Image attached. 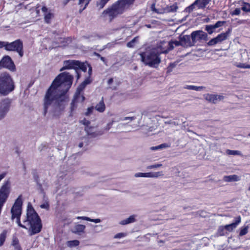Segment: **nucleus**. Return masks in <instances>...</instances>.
I'll list each match as a JSON object with an SVG mask.
<instances>
[{
  "label": "nucleus",
  "instance_id": "obj_4",
  "mask_svg": "<svg viewBox=\"0 0 250 250\" xmlns=\"http://www.w3.org/2000/svg\"><path fill=\"white\" fill-rule=\"evenodd\" d=\"M165 42H161L159 46L152 49L147 50L141 54L142 61L146 64L150 66H155L161 62V59L159 55L161 53H167V50L163 48V45Z\"/></svg>",
  "mask_w": 250,
  "mask_h": 250
},
{
  "label": "nucleus",
  "instance_id": "obj_50",
  "mask_svg": "<svg viewBox=\"0 0 250 250\" xmlns=\"http://www.w3.org/2000/svg\"><path fill=\"white\" fill-rule=\"evenodd\" d=\"M89 221L94 222L95 223H98L101 222V220L99 218L93 219H91L89 218Z\"/></svg>",
  "mask_w": 250,
  "mask_h": 250
},
{
  "label": "nucleus",
  "instance_id": "obj_8",
  "mask_svg": "<svg viewBox=\"0 0 250 250\" xmlns=\"http://www.w3.org/2000/svg\"><path fill=\"white\" fill-rule=\"evenodd\" d=\"M5 49L7 51H16L21 57L23 55L22 42L20 40L10 43L5 42Z\"/></svg>",
  "mask_w": 250,
  "mask_h": 250
},
{
  "label": "nucleus",
  "instance_id": "obj_49",
  "mask_svg": "<svg viewBox=\"0 0 250 250\" xmlns=\"http://www.w3.org/2000/svg\"><path fill=\"white\" fill-rule=\"evenodd\" d=\"M77 219H82V220H86V221H89V218L88 217H86V216H78L77 217Z\"/></svg>",
  "mask_w": 250,
  "mask_h": 250
},
{
  "label": "nucleus",
  "instance_id": "obj_15",
  "mask_svg": "<svg viewBox=\"0 0 250 250\" xmlns=\"http://www.w3.org/2000/svg\"><path fill=\"white\" fill-rule=\"evenodd\" d=\"M204 98L208 102L216 104L224 99V96L220 95L206 94L204 95Z\"/></svg>",
  "mask_w": 250,
  "mask_h": 250
},
{
  "label": "nucleus",
  "instance_id": "obj_12",
  "mask_svg": "<svg viewBox=\"0 0 250 250\" xmlns=\"http://www.w3.org/2000/svg\"><path fill=\"white\" fill-rule=\"evenodd\" d=\"M207 34L202 30H197L193 32L191 34L192 42H195L201 40H207Z\"/></svg>",
  "mask_w": 250,
  "mask_h": 250
},
{
  "label": "nucleus",
  "instance_id": "obj_26",
  "mask_svg": "<svg viewBox=\"0 0 250 250\" xmlns=\"http://www.w3.org/2000/svg\"><path fill=\"white\" fill-rule=\"evenodd\" d=\"M184 88L189 90H192L200 91L205 88L204 86H197L195 85H186L184 86Z\"/></svg>",
  "mask_w": 250,
  "mask_h": 250
},
{
  "label": "nucleus",
  "instance_id": "obj_62",
  "mask_svg": "<svg viewBox=\"0 0 250 250\" xmlns=\"http://www.w3.org/2000/svg\"><path fill=\"white\" fill-rule=\"evenodd\" d=\"M249 68H250V65H249Z\"/></svg>",
  "mask_w": 250,
  "mask_h": 250
},
{
  "label": "nucleus",
  "instance_id": "obj_44",
  "mask_svg": "<svg viewBox=\"0 0 250 250\" xmlns=\"http://www.w3.org/2000/svg\"><path fill=\"white\" fill-rule=\"evenodd\" d=\"M93 109H94V107L93 106L89 107L87 108L86 111L85 113V115L88 116L90 114H91V113L92 112Z\"/></svg>",
  "mask_w": 250,
  "mask_h": 250
},
{
  "label": "nucleus",
  "instance_id": "obj_32",
  "mask_svg": "<svg viewBox=\"0 0 250 250\" xmlns=\"http://www.w3.org/2000/svg\"><path fill=\"white\" fill-rule=\"evenodd\" d=\"M66 245L70 248L76 247L79 245V241L77 240L68 241L67 242Z\"/></svg>",
  "mask_w": 250,
  "mask_h": 250
},
{
  "label": "nucleus",
  "instance_id": "obj_57",
  "mask_svg": "<svg viewBox=\"0 0 250 250\" xmlns=\"http://www.w3.org/2000/svg\"><path fill=\"white\" fill-rule=\"evenodd\" d=\"M83 143H80V144H79V146L80 147H83Z\"/></svg>",
  "mask_w": 250,
  "mask_h": 250
},
{
  "label": "nucleus",
  "instance_id": "obj_54",
  "mask_svg": "<svg viewBox=\"0 0 250 250\" xmlns=\"http://www.w3.org/2000/svg\"><path fill=\"white\" fill-rule=\"evenodd\" d=\"M113 82V79L112 78H111L108 81V84L109 85H110L112 82Z\"/></svg>",
  "mask_w": 250,
  "mask_h": 250
},
{
  "label": "nucleus",
  "instance_id": "obj_25",
  "mask_svg": "<svg viewBox=\"0 0 250 250\" xmlns=\"http://www.w3.org/2000/svg\"><path fill=\"white\" fill-rule=\"evenodd\" d=\"M85 228V226L83 225L78 224L74 226L72 231L73 233H79L83 232Z\"/></svg>",
  "mask_w": 250,
  "mask_h": 250
},
{
  "label": "nucleus",
  "instance_id": "obj_43",
  "mask_svg": "<svg viewBox=\"0 0 250 250\" xmlns=\"http://www.w3.org/2000/svg\"><path fill=\"white\" fill-rule=\"evenodd\" d=\"M125 236H126L125 233L121 232V233H119L116 234L114 236V237L115 239H119V238L125 237Z\"/></svg>",
  "mask_w": 250,
  "mask_h": 250
},
{
  "label": "nucleus",
  "instance_id": "obj_38",
  "mask_svg": "<svg viewBox=\"0 0 250 250\" xmlns=\"http://www.w3.org/2000/svg\"><path fill=\"white\" fill-rule=\"evenodd\" d=\"M235 65L236 67L240 68H249V64L246 63L237 62L235 64Z\"/></svg>",
  "mask_w": 250,
  "mask_h": 250
},
{
  "label": "nucleus",
  "instance_id": "obj_40",
  "mask_svg": "<svg viewBox=\"0 0 250 250\" xmlns=\"http://www.w3.org/2000/svg\"><path fill=\"white\" fill-rule=\"evenodd\" d=\"M137 40H138V38L137 37L134 38L132 41H131L130 42H128L127 43V46L128 47H133L135 42Z\"/></svg>",
  "mask_w": 250,
  "mask_h": 250
},
{
  "label": "nucleus",
  "instance_id": "obj_7",
  "mask_svg": "<svg viewBox=\"0 0 250 250\" xmlns=\"http://www.w3.org/2000/svg\"><path fill=\"white\" fill-rule=\"evenodd\" d=\"M151 9L152 10L158 14H164L176 11L177 6L176 3L167 5L165 2L161 1L160 3L153 4L151 6Z\"/></svg>",
  "mask_w": 250,
  "mask_h": 250
},
{
  "label": "nucleus",
  "instance_id": "obj_61",
  "mask_svg": "<svg viewBox=\"0 0 250 250\" xmlns=\"http://www.w3.org/2000/svg\"><path fill=\"white\" fill-rule=\"evenodd\" d=\"M220 235H223V234H222V233H221L220 232Z\"/></svg>",
  "mask_w": 250,
  "mask_h": 250
},
{
  "label": "nucleus",
  "instance_id": "obj_60",
  "mask_svg": "<svg viewBox=\"0 0 250 250\" xmlns=\"http://www.w3.org/2000/svg\"><path fill=\"white\" fill-rule=\"evenodd\" d=\"M248 190L250 191V187L249 188Z\"/></svg>",
  "mask_w": 250,
  "mask_h": 250
},
{
  "label": "nucleus",
  "instance_id": "obj_59",
  "mask_svg": "<svg viewBox=\"0 0 250 250\" xmlns=\"http://www.w3.org/2000/svg\"><path fill=\"white\" fill-rule=\"evenodd\" d=\"M112 125V124H110V125H109V127H108V129H110V126H111Z\"/></svg>",
  "mask_w": 250,
  "mask_h": 250
},
{
  "label": "nucleus",
  "instance_id": "obj_47",
  "mask_svg": "<svg viewBox=\"0 0 250 250\" xmlns=\"http://www.w3.org/2000/svg\"><path fill=\"white\" fill-rule=\"evenodd\" d=\"M169 146H170L167 144H162L158 146V147L160 148V149H163L165 148H167V147H169Z\"/></svg>",
  "mask_w": 250,
  "mask_h": 250
},
{
  "label": "nucleus",
  "instance_id": "obj_11",
  "mask_svg": "<svg viewBox=\"0 0 250 250\" xmlns=\"http://www.w3.org/2000/svg\"><path fill=\"white\" fill-rule=\"evenodd\" d=\"M211 1V0H196L192 4L187 7L186 10L188 12H191L194 9H203L207 4Z\"/></svg>",
  "mask_w": 250,
  "mask_h": 250
},
{
  "label": "nucleus",
  "instance_id": "obj_19",
  "mask_svg": "<svg viewBox=\"0 0 250 250\" xmlns=\"http://www.w3.org/2000/svg\"><path fill=\"white\" fill-rule=\"evenodd\" d=\"M85 130L87 134L92 137H95L102 134L101 133L97 130V128L94 127L86 126Z\"/></svg>",
  "mask_w": 250,
  "mask_h": 250
},
{
  "label": "nucleus",
  "instance_id": "obj_17",
  "mask_svg": "<svg viewBox=\"0 0 250 250\" xmlns=\"http://www.w3.org/2000/svg\"><path fill=\"white\" fill-rule=\"evenodd\" d=\"M241 218L240 216L236 218L235 221L230 224L226 225L224 228L229 231H232L241 223Z\"/></svg>",
  "mask_w": 250,
  "mask_h": 250
},
{
  "label": "nucleus",
  "instance_id": "obj_16",
  "mask_svg": "<svg viewBox=\"0 0 250 250\" xmlns=\"http://www.w3.org/2000/svg\"><path fill=\"white\" fill-rule=\"evenodd\" d=\"M42 12L43 13L44 19L45 22L48 23L50 22V20L53 18L54 15L50 10L45 7L43 6L42 8Z\"/></svg>",
  "mask_w": 250,
  "mask_h": 250
},
{
  "label": "nucleus",
  "instance_id": "obj_31",
  "mask_svg": "<svg viewBox=\"0 0 250 250\" xmlns=\"http://www.w3.org/2000/svg\"><path fill=\"white\" fill-rule=\"evenodd\" d=\"M109 0H98L97 2V7L100 9H102Z\"/></svg>",
  "mask_w": 250,
  "mask_h": 250
},
{
  "label": "nucleus",
  "instance_id": "obj_55",
  "mask_svg": "<svg viewBox=\"0 0 250 250\" xmlns=\"http://www.w3.org/2000/svg\"><path fill=\"white\" fill-rule=\"evenodd\" d=\"M83 124L86 125L87 126H88V125L89 124V122L88 121L84 120L83 121Z\"/></svg>",
  "mask_w": 250,
  "mask_h": 250
},
{
  "label": "nucleus",
  "instance_id": "obj_30",
  "mask_svg": "<svg viewBox=\"0 0 250 250\" xmlns=\"http://www.w3.org/2000/svg\"><path fill=\"white\" fill-rule=\"evenodd\" d=\"M7 231L4 230L0 234V247L2 246L5 240Z\"/></svg>",
  "mask_w": 250,
  "mask_h": 250
},
{
  "label": "nucleus",
  "instance_id": "obj_23",
  "mask_svg": "<svg viewBox=\"0 0 250 250\" xmlns=\"http://www.w3.org/2000/svg\"><path fill=\"white\" fill-rule=\"evenodd\" d=\"M95 109L100 113H103L105 111V105L103 99L96 105Z\"/></svg>",
  "mask_w": 250,
  "mask_h": 250
},
{
  "label": "nucleus",
  "instance_id": "obj_3",
  "mask_svg": "<svg viewBox=\"0 0 250 250\" xmlns=\"http://www.w3.org/2000/svg\"><path fill=\"white\" fill-rule=\"evenodd\" d=\"M135 0H118L111 6L105 9L102 14V17L111 21L118 15L123 14L129 9Z\"/></svg>",
  "mask_w": 250,
  "mask_h": 250
},
{
  "label": "nucleus",
  "instance_id": "obj_35",
  "mask_svg": "<svg viewBox=\"0 0 250 250\" xmlns=\"http://www.w3.org/2000/svg\"><path fill=\"white\" fill-rule=\"evenodd\" d=\"M249 226H247L245 227H242L240 229L239 235L242 236L246 235L248 232Z\"/></svg>",
  "mask_w": 250,
  "mask_h": 250
},
{
  "label": "nucleus",
  "instance_id": "obj_1",
  "mask_svg": "<svg viewBox=\"0 0 250 250\" xmlns=\"http://www.w3.org/2000/svg\"><path fill=\"white\" fill-rule=\"evenodd\" d=\"M73 77L68 73L63 72L59 75L53 82L47 90L44 99V114L47 111V108L54 101L53 114L59 116L63 110L66 105L64 94L70 87Z\"/></svg>",
  "mask_w": 250,
  "mask_h": 250
},
{
  "label": "nucleus",
  "instance_id": "obj_46",
  "mask_svg": "<svg viewBox=\"0 0 250 250\" xmlns=\"http://www.w3.org/2000/svg\"><path fill=\"white\" fill-rule=\"evenodd\" d=\"M165 123L170 125L171 126H177L179 125L178 123H177L175 121H170L168 122H166Z\"/></svg>",
  "mask_w": 250,
  "mask_h": 250
},
{
  "label": "nucleus",
  "instance_id": "obj_10",
  "mask_svg": "<svg viewBox=\"0 0 250 250\" xmlns=\"http://www.w3.org/2000/svg\"><path fill=\"white\" fill-rule=\"evenodd\" d=\"M2 68H6L11 71H15V65L9 56H4L0 61V69Z\"/></svg>",
  "mask_w": 250,
  "mask_h": 250
},
{
  "label": "nucleus",
  "instance_id": "obj_53",
  "mask_svg": "<svg viewBox=\"0 0 250 250\" xmlns=\"http://www.w3.org/2000/svg\"><path fill=\"white\" fill-rule=\"evenodd\" d=\"M120 30H122V32H125L127 30L128 31L129 29L127 28L122 27Z\"/></svg>",
  "mask_w": 250,
  "mask_h": 250
},
{
  "label": "nucleus",
  "instance_id": "obj_45",
  "mask_svg": "<svg viewBox=\"0 0 250 250\" xmlns=\"http://www.w3.org/2000/svg\"><path fill=\"white\" fill-rule=\"evenodd\" d=\"M134 176L135 178L145 177V173L137 172L135 173Z\"/></svg>",
  "mask_w": 250,
  "mask_h": 250
},
{
  "label": "nucleus",
  "instance_id": "obj_13",
  "mask_svg": "<svg viewBox=\"0 0 250 250\" xmlns=\"http://www.w3.org/2000/svg\"><path fill=\"white\" fill-rule=\"evenodd\" d=\"M229 33V31L226 33H223L219 34L216 38L212 39L208 42V46H212L216 44L217 43H220L225 40H226Z\"/></svg>",
  "mask_w": 250,
  "mask_h": 250
},
{
  "label": "nucleus",
  "instance_id": "obj_58",
  "mask_svg": "<svg viewBox=\"0 0 250 250\" xmlns=\"http://www.w3.org/2000/svg\"><path fill=\"white\" fill-rule=\"evenodd\" d=\"M101 60L103 61V62H104V57H101Z\"/></svg>",
  "mask_w": 250,
  "mask_h": 250
},
{
  "label": "nucleus",
  "instance_id": "obj_28",
  "mask_svg": "<svg viewBox=\"0 0 250 250\" xmlns=\"http://www.w3.org/2000/svg\"><path fill=\"white\" fill-rule=\"evenodd\" d=\"M241 9L242 10L246 12H250V3L242 1L241 2Z\"/></svg>",
  "mask_w": 250,
  "mask_h": 250
},
{
  "label": "nucleus",
  "instance_id": "obj_18",
  "mask_svg": "<svg viewBox=\"0 0 250 250\" xmlns=\"http://www.w3.org/2000/svg\"><path fill=\"white\" fill-rule=\"evenodd\" d=\"M164 176L163 171L149 172L145 173V178H158Z\"/></svg>",
  "mask_w": 250,
  "mask_h": 250
},
{
  "label": "nucleus",
  "instance_id": "obj_5",
  "mask_svg": "<svg viewBox=\"0 0 250 250\" xmlns=\"http://www.w3.org/2000/svg\"><path fill=\"white\" fill-rule=\"evenodd\" d=\"M15 88L14 83L10 75L6 73L0 75V94L6 95Z\"/></svg>",
  "mask_w": 250,
  "mask_h": 250
},
{
  "label": "nucleus",
  "instance_id": "obj_39",
  "mask_svg": "<svg viewBox=\"0 0 250 250\" xmlns=\"http://www.w3.org/2000/svg\"><path fill=\"white\" fill-rule=\"evenodd\" d=\"M90 0H79V4L81 6H83V10L85 8L86 6L88 5L89 1Z\"/></svg>",
  "mask_w": 250,
  "mask_h": 250
},
{
  "label": "nucleus",
  "instance_id": "obj_29",
  "mask_svg": "<svg viewBox=\"0 0 250 250\" xmlns=\"http://www.w3.org/2000/svg\"><path fill=\"white\" fill-rule=\"evenodd\" d=\"M12 245L14 247L15 250H21L19 240L17 238L14 237L13 238Z\"/></svg>",
  "mask_w": 250,
  "mask_h": 250
},
{
  "label": "nucleus",
  "instance_id": "obj_2",
  "mask_svg": "<svg viewBox=\"0 0 250 250\" xmlns=\"http://www.w3.org/2000/svg\"><path fill=\"white\" fill-rule=\"evenodd\" d=\"M22 204L21 195H20L11 209L12 219H15L19 226L28 229L31 236L40 232L42 228L41 220L33 208L28 207L26 217L23 221V224L21 223L20 217Z\"/></svg>",
  "mask_w": 250,
  "mask_h": 250
},
{
  "label": "nucleus",
  "instance_id": "obj_42",
  "mask_svg": "<svg viewBox=\"0 0 250 250\" xmlns=\"http://www.w3.org/2000/svg\"><path fill=\"white\" fill-rule=\"evenodd\" d=\"M241 13V9L239 8H236L233 11L231 12V15H239Z\"/></svg>",
  "mask_w": 250,
  "mask_h": 250
},
{
  "label": "nucleus",
  "instance_id": "obj_33",
  "mask_svg": "<svg viewBox=\"0 0 250 250\" xmlns=\"http://www.w3.org/2000/svg\"><path fill=\"white\" fill-rule=\"evenodd\" d=\"M226 153L229 155H242L241 151L239 150H232L230 149H227L226 150Z\"/></svg>",
  "mask_w": 250,
  "mask_h": 250
},
{
  "label": "nucleus",
  "instance_id": "obj_34",
  "mask_svg": "<svg viewBox=\"0 0 250 250\" xmlns=\"http://www.w3.org/2000/svg\"><path fill=\"white\" fill-rule=\"evenodd\" d=\"M135 119H136V117L135 116H132V117L128 116V117H125L121 118L120 119V121H126V124H129V123H131V122H132L133 121H134V120H135Z\"/></svg>",
  "mask_w": 250,
  "mask_h": 250
},
{
  "label": "nucleus",
  "instance_id": "obj_36",
  "mask_svg": "<svg viewBox=\"0 0 250 250\" xmlns=\"http://www.w3.org/2000/svg\"><path fill=\"white\" fill-rule=\"evenodd\" d=\"M206 30L208 33L209 34H211L215 29L213 25H207L206 26Z\"/></svg>",
  "mask_w": 250,
  "mask_h": 250
},
{
  "label": "nucleus",
  "instance_id": "obj_14",
  "mask_svg": "<svg viewBox=\"0 0 250 250\" xmlns=\"http://www.w3.org/2000/svg\"><path fill=\"white\" fill-rule=\"evenodd\" d=\"M79 61L75 60H68L63 62V66L60 69V71H62L65 69H77L79 66Z\"/></svg>",
  "mask_w": 250,
  "mask_h": 250
},
{
  "label": "nucleus",
  "instance_id": "obj_24",
  "mask_svg": "<svg viewBox=\"0 0 250 250\" xmlns=\"http://www.w3.org/2000/svg\"><path fill=\"white\" fill-rule=\"evenodd\" d=\"M78 65L79 66H78V69L80 68L84 72L86 71L87 67L89 68L88 72L89 74L92 71V68L87 62H79V64Z\"/></svg>",
  "mask_w": 250,
  "mask_h": 250
},
{
  "label": "nucleus",
  "instance_id": "obj_22",
  "mask_svg": "<svg viewBox=\"0 0 250 250\" xmlns=\"http://www.w3.org/2000/svg\"><path fill=\"white\" fill-rule=\"evenodd\" d=\"M165 42V44L163 45V48H164V50H167V52L168 51H169L170 50H171L174 48V45L175 46H178L179 45H181V41L180 42L176 41H173V42H171L167 44V46L168 47V48L165 49L166 46H165V44H167V43L166 42Z\"/></svg>",
  "mask_w": 250,
  "mask_h": 250
},
{
  "label": "nucleus",
  "instance_id": "obj_48",
  "mask_svg": "<svg viewBox=\"0 0 250 250\" xmlns=\"http://www.w3.org/2000/svg\"><path fill=\"white\" fill-rule=\"evenodd\" d=\"M40 207L42 208L47 209L49 208V205L47 203H44L40 205Z\"/></svg>",
  "mask_w": 250,
  "mask_h": 250
},
{
  "label": "nucleus",
  "instance_id": "obj_9",
  "mask_svg": "<svg viewBox=\"0 0 250 250\" xmlns=\"http://www.w3.org/2000/svg\"><path fill=\"white\" fill-rule=\"evenodd\" d=\"M10 106V101L5 98L0 101V121L3 119L8 113Z\"/></svg>",
  "mask_w": 250,
  "mask_h": 250
},
{
  "label": "nucleus",
  "instance_id": "obj_51",
  "mask_svg": "<svg viewBox=\"0 0 250 250\" xmlns=\"http://www.w3.org/2000/svg\"><path fill=\"white\" fill-rule=\"evenodd\" d=\"M5 42L0 41V48L2 47L5 48Z\"/></svg>",
  "mask_w": 250,
  "mask_h": 250
},
{
  "label": "nucleus",
  "instance_id": "obj_41",
  "mask_svg": "<svg viewBox=\"0 0 250 250\" xmlns=\"http://www.w3.org/2000/svg\"><path fill=\"white\" fill-rule=\"evenodd\" d=\"M225 21H218L215 24H214V27L216 28L222 26L225 23Z\"/></svg>",
  "mask_w": 250,
  "mask_h": 250
},
{
  "label": "nucleus",
  "instance_id": "obj_56",
  "mask_svg": "<svg viewBox=\"0 0 250 250\" xmlns=\"http://www.w3.org/2000/svg\"><path fill=\"white\" fill-rule=\"evenodd\" d=\"M145 26L148 28H150L152 27L151 24H146Z\"/></svg>",
  "mask_w": 250,
  "mask_h": 250
},
{
  "label": "nucleus",
  "instance_id": "obj_20",
  "mask_svg": "<svg viewBox=\"0 0 250 250\" xmlns=\"http://www.w3.org/2000/svg\"><path fill=\"white\" fill-rule=\"evenodd\" d=\"M240 179V177L235 174L224 176L223 178V180L226 182H237Z\"/></svg>",
  "mask_w": 250,
  "mask_h": 250
},
{
  "label": "nucleus",
  "instance_id": "obj_37",
  "mask_svg": "<svg viewBox=\"0 0 250 250\" xmlns=\"http://www.w3.org/2000/svg\"><path fill=\"white\" fill-rule=\"evenodd\" d=\"M162 166L163 165L162 164L157 163V164H155L147 166L146 167V168L147 169H156V168L161 167H162Z\"/></svg>",
  "mask_w": 250,
  "mask_h": 250
},
{
  "label": "nucleus",
  "instance_id": "obj_21",
  "mask_svg": "<svg viewBox=\"0 0 250 250\" xmlns=\"http://www.w3.org/2000/svg\"><path fill=\"white\" fill-rule=\"evenodd\" d=\"M137 215L133 214L129 216L128 218L124 219L119 222L121 225H126L129 224L134 223L136 221Z\"/></svg>",
  "mask_w": 250,
  "mask_h": 250
},
{
  "label": "nucleus",
  "instance_id": "obj_27",
  "mask_svg": "<svg viewBox=\"0 0 250 250\" xmlns=\"http://www.w3.org/2000/svg\"><path fill=\"white\" fill-rule=\"evenodd\" d=\"M181 42L182 45H190V37L189 36L186 35L181 38Z\"/></svg>",
  "mask_w": 250,
  "mask_h": 250
},
{
  "label": "nucleus",
  "instance_id": "obj_52",
  "mask_svg": "<svg viewBox=\"0 0 250 250\" xmlns=\"http://www.w3.org/2000/svg\"><path fill=\"white\" fill-rule=\"evenodd\" d=\"M150 149L152 150H156L160 149V148L158 147V146H152L150 148Z\"/></svg>",
  "mask_w": 250,
  "mask_h": 250
},
{
  "label": "nucleus",
  "instance_id": "obj_6",
  "mask_svg": "<svg viewBox=\"0 0 250 250\" xmlns=\"http://www.w3.org/2000/svg\"><path fill=\"white\" fill-rule=\"evenodd\" d=\"M89 83L90 81L88 79H86L77 88L74 99L71 104L70 109L72 112L76 108L78 103H82L84 100V97L81 94V92L84 88L86 84H88Z\"/></svg>",
  "mask_w": 250,
  "mask_h": 250
}]
</instances>
